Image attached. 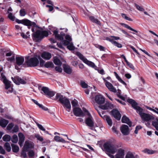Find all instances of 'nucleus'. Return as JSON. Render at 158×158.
<instances>
[{
    "instance_id": "0eeeda50",
    "label": "nucleus",
    "mask_w": 158,
    "mask_h": 158,
    "mask_svg": "<svg viewBox=\"0 0 158 158\" xmlns=\"http://www.w3.org/2000/svg\"><path fill=\"white\" fill-rule=\"evenodd\" d=\"M0 80L3 81L5 85L6 89H8L11 86V82L8 80L5 76L3 74L1 73L0 77Z\"/></svg>"
},
{
    "instance_id": "4c0bfd02",
    "label": "nucleus",
    "mask_w": 158,
    "mask_h": 158,
    "mask_svg": "<svg viewBox=\"0 0 158 158\" xmlns=\"http://www.w3.org/2000/svg\"><path fill=\"white\" fill-rule=\"evenodd\" d=\"M4 148L8 152H10L11 150V147L10 144L8 143H6L4 144Z\"/></svg>"
},
{
    "instance_id": "ddd939ff",
    "label": "nucleus",
    "mask_w": 158,
    "mask_h": 158,
    "mask_svg": "<svg viewBox=\"0 0 158 158\" xmlns=\"http://www.w3.org/2000/svg\"><path fill=\"white\" fill-rule=\"evenodd\" d=\"M116 152L117 153L115 155L116 158H124L125 151L123 149L118 148Z\"/></svg>"
},
{
    "instance_id": "6e6d98bb",
    "label": "nucleus",
    "mask_w": 158,
    "mask_h": 158,
    "mask_svg": "<svg viewBox=\"0 0 158 158\" xmlns=\"http://www.w3.org/2000/svg\"><path fill=\"white\" fill-rule=\"evenodd\" d=\"M40 60V66L41 67H43L44 66V62L45 61L41 59V58L40 57V59H39V60Z\"/></svg>"
},
{
    "instance_id": "774afa93",
    "label": "nucleus",
    "mask_w": 158,
    "mask_h": 158,
    "mask_svg": "<svg viewBox=\"0 0 158 158\" xmlns=\"http://www.w3.org/2000/svg\"><path fill=\"white\" fill-rule=\"evenodd\" d=\"M97 47L101 51H104V48L102 46L100 45H98Z\"/></svg>"
},
{
    "instance_id": "dca6fc26",
    "label": "nucleus",
    "mask_w": 158,
    "mask_h": 158,
    "mask_svg": "<svg viewBox=\"0 0 158 158\" xmlns=\"http://www.w3.org/2000/svg\"><path fill=\"white\" fill-rule=\"evenodd\" d=\"M121 131L123 135H127L129 133V130L127 126L125 125H123L120 128Z\"/></svg>"
},
{
    "instance_id": "c85d7f7f",
    "label": "nucleus",
    "mask_w": 158,
    "mask_h": 158,
    "mask_svg": "<svg viewBox=\"0 0 158 158\" xmlns=\"http://www.w3.org/2000/svg\"><path fill=\"white\" fill-rule=\"evenodd\" d=\"M54 139L57 142L65 143L66 141L61 137L59 136H55L54 137Z\"/></svg>"
},
{
    "instance_id": "2eb2a0df",
    "label": "nucleus",
    "mask_w": 158,
    "mask_h": 158,
    "mask_svg": "<svg viewBox=\"0 0 158 158\" xmlns=\"http://www.w3.org/2000/svg\"><path fill=\"white\" fill-rule=\"evenodd\" d=\"M70 152L73 154L77 156H79L81 154V152L76 146H74L71 148Z\"/></svg>"
},
{
    "instance_id": "1a4fd4ad",
    "label": "nucleus",
    "mask_w": 158,
    "mask_h": 158,
    "mask_svg": "<svg viewBox=\"0 0 158 158\" xmlns=\"http://www.w3.org/2000/svg\"><path fill=\"white\" fill-rule=\"evenodd\" d=\"M11 78L13 82L17 85H19L20 84H25L27 82L26 79L21 78L18 76H16L14 78L12 77Z\"/></svg>"
},
{
    "instance_id": "aec40b11",
    "label": "nucleus",
    "mask_w": 158,
    "mask_h": 158,
    "mask_svg": "<svg viewBox=\"0 0 158 158\" xmlns=\"http://www.w3.org/2000/svg\"><path fill=\"white\" fill-rule=\"evenodd\" d=\"M53 35H55V38L60 40H63L64 39L63 37L64 35V34H58V31L57 30H55L53 31Z\"/></svg>"
},
{
    "instance_id": "2f4dec72",
    "label": "nucleus",
    "mask_w": 158,
    "mask_h": 158,
    "mask_svg": "<svg viewBox=\"0 0 158 158\" xmlns=\"http://www.w3.org/2000/svg\"><path fill=\"white\" fill-rule=\"evenodd\" d=\"M11 145L13 152L17 153L19 151V148L18 146L14 144H12Z\"/></svg>"
},
{
    "instance_id": "6e6552de",
    "label": "nucleus",
    "mask_w": 158,
    "mask_h": 158,
    "mask_svg": "<svg viewBox=\"0 0 158 158\" xmlns=\"http://www.w3.org/2000/svg\"><path fill=\"white\" fill-rule=\"evenodd\" d=\"M77 55L80 59L82 60L85 63L93 68H94L95 67V65L94 63L91 61H88L86 58H85L81 53H78Z\"/></svg>"
},
{
    "instance_id": "bf43d9fd",
    "label": "nucleus",
    "mask_w": 158,
    "mask_h": 158,
    "mask_svg": "<svg viewBox=\"0 0 158 158\" xmlns=\"http://www.w3.org/2000/svg\"><path fill=\"white\" fill-rule=\"evenodd\" d=\"M20 15L21 16H24L26 15V12L24 9H22L20 11Z\"/></svg>"
},
{
    "instance_id": "f8f14e48",
    "label": "nucleus",
    "mask_w": 158,
    "mask_h": 158,
    "mask_svg": "<svg viewBox=\"0 0 158 158\" xmlns=\"http://www.w3.org/2000/svg\"><path fill=\"white\" fill-rule=\"evenodd\" d=\"M34 147V143L29 141H26L23 148V150L24 151H27L29 149L33 148Z\"/></svg>"
},
{
    "instance_id": "603ef678",
    "label": "nucleus",
    "mask_w": 158,
    "mask_h": 158,
    "mask_svg": "<svg viewBox=\"0 0 158 158\" xmlns=\"http://www.w3.org/2000/svg\"><path fill=\"white\" fill-rule=\"evenodd\" d=\"M72 106L73 107H76L77 105L78 102L76 99H74L71 102Z\"/></svg>"
},
{
    "instance_id": "13d9d810",
    "label": "nucleus",
    "mask_w": 158,
    "mask_h": 158,
    "mask_svg": "<svg viewBox=\"0 0 158 158\" xmlns=\"http://www.w3.org/2000/svg\"><path fill=\"white\" fill-rule=\"evenodd\" d=\"M56 70L59 72L61 73L62 72V69L60 67V66L56 67L55 68Z\"/></svg>"
},
{
    "instance_id": "20e7f679",
    "label": "nucleus",
    "mask_w": 158,
    "mask_h": 158,
    "mask_svg": "<svg viewBox=\"0 0 158 158\" xmlns=\"http://www.w3.org/2000/svg\"><path fill=\"white\" fill-rule=\"evenodd\" d=\"M48 35V31H40L38 30L33 34V36L36 41L41 40L44 36H47Z\"/></svg>"
},
{
    "instance_id": "7ed1b4c3",
    "label": "nucleus",
    "mask_w": 158,
    "mask_h": 158,
    "mask_svg": "<svg viewBox=\"0 0 158 158\" xmlns=\"http://www.w3.org/2000/svg\"><path fill=\"white\" fill-rule=\"evenodd\" d=\"M103 146L107 152L112 154L116 153L118 149L117 146L114 145L110 142L105 143Z\"/></svg>"
},
{
    "instance_id": "9d476101",
    "label": "nucleus",
    "mask_w": 158,
    "mask_h": 158,
    "mask_svg": "<svg viewBox=\"0 0 158 158\" xmlns=\"http://www.w3.org/2000/svg\"><path fill=\"white\" fill-rule=\"evenodd\" d=\"M42 91L45 94L49 97L53 96L55 94V93L49 89L47 87H43L42 89Z\"/></svg>"
},
{
    "instance_id": "4be33fe9",
    "label": "nucleus",
    "mask_w": 158,
    "mask_h": 158,
    "mask_svg": "<svg viewBox=\"0 0 158 158\" xmlns=\"http://www.w3.org/2000/svg\"><path fill=\"white\" fill-rule=\"evenodd\" d=\"M63 67L64 72L68 74H70L72 73V69L69 65L64 64Z\"/></svg>"
},
{
    "instance_id": "4468645a",
    "label": "nucleus",
    "mask_w": 158,
    "mask_h": 158,
    "mask_svg": "<svg viewBox=\"0 0 158 158\" xmlns=\"http://www.w3.org/2000/svg\"><path fill=\"white\" fill-rule=\"evenodd\" d=\"M95 101L99 105L103 104L105 101L104 97L101 94H98L95 97Z\"/></svg>"
},
{
    "instance_id": "8fccbe9b",
    "label": "nucleus",
    "mask_w": 158,
    "mask_h": 158,
    "mask_svg": "<svg viewBox=\"0 0 158 158\" xmlns=\"http://www.w3.org/2000/svg\"><path fill=\"white\" fill-rule=\"evenodd\" d=\"M127 65L131 69H132L134 70L135 69V68L133 65L130 62H129L128 61H126V62Z\"/></svg>"
},
{
    "instance_id": "0e129e2a",
    "label": "nucleus",
    "mask_w": 158,
    "mask_h": 158,
    "mask_svg": "<svg viewBox=\"0 0 158 158\" xmlns=\"http://www.w3.org/2000/svg\"><path fill=\"white\" fill-rule=\"evenodd\" d=\"M0 153L2 154H5V151L2 147L0 146Z\"/></svg>"
},
{
    "instance_id": "f257e3e1",
    "label": "nucleus",
    "mask_w": 158,
    "mask_h": 158,
    "mask_svg": "<svg viewBox=\"0 0 158 158\" xmlns=\"http://www.w3.org/2000/svg\"><path fill=\"white\" fill-rule=\"evenodd\" d=\"M127 102L131 105L132 107L137 111L140 116L142 121L149 122L154 119V117L150 114L143 112V109L137 106V103L131 99H128Z\"/></svg>"
},
{
    "instance_id": "a19ab883",
    "label": "nucleus",
    "mask_w": 158,
    "mask_h": 158,
    "mask_svg": "<svg viewBox=\"0 0 158 158\" xmlns=\"http://www.w3.org/2000/svg\"><path fill=\"white\" fill-rule=\"evenodd\" d=\"M19 128L18 126L16 125L14 127L13 129L10 131L12 133L17 132L19 131Z\"/></svg>"
},
{
    "instance_id": "7c9ffc66",
    "label": "nucleus",
    "mask_w": 158,
    "mask_h": 158,
    "mask_svg": "<svg viewBox=\"0 0 158 158\" xmlns=\"http://www.w3.org/2000/svg\"><path fill=\"white\" fill-rule=\"evenodd\" d=\"M114 73L116 78L118 79L119 82L125 85H126L125 82L115 72H114Z\"/></svg>"
},
{
    "instance_id": "69168bd1",
    "label": "nucleus",
    "mask_w": 158,
    "mask_h": 158,
    "mask_svg": "<svg viewBox=\"0 0 158 158\" xmlns=\"http://www.w3.org/2000/svg\"><path fill=\"white\" fill-rule=\"evenodd\" d=\"M28 155L30 157H32L34 155V152L32 151H30L29 152Z\"/></svg>"
},
{
    "instance_id": "f3484780",
    "label": "nucleus",
    "mask_w": 158,
    "mask_h": 158,
    "mask_svg": "<svg viewBox=\"0 0 158 158\" xmlns=\"http://www.w3.org/2000/svg\"><path fill=\"white\" fill-rule=\"evenodd\" d=\"M111 114L116 119L119 120L121 118V114L119 111L116 109H113L111 111Z\"/></svg>"
},
{
    "instance_id": "cd10ccee",
    "label": "nucleus",
    "mask_w": 158,
    "mask_h": 158,
    "mask_svg": "<svg viewBox=\"0 0 158 158\" xmlns=\"http://www.w3.org/2000/svg\"><path fill=\"white\" fill-rule=\"evenodd\" d=\"M104 119L106 121L108 125L110 127L111 126L112 124V121L110 117L107 115L104 116Z\"/></svg>"
},
{
    "instance_id": "5fc2aeb1",
    "label": "nucleus",
    "mask_w": 158,
    "mask_h": 158,
    "mask_svg": "<svg viewBox=\"0 0 158 158\" xmlns=\"http://www.w3.org/2000/svg\"><path fill=\"white\" fill-rule=\"evenodd\" d=\"M37 125V126L38 127H39V128L41 130L43 131H45V129L44 128V127L41 125H40L38 123H36Z\"/></svg>"
},
{
    "instance_id": "338daca9",
    "label": "nucleus",
    "mask_w": 158,
    "mask_h": 158,
    "mask_svg": "<svg viewBox=\"0 0 158 158\" xmlns=\"http://www.w3.org/2000/svg\"><path fill=\"white\" fill-rule=\"evenodd\" d=\"M112 130L116 134H118V131L117 130L116 128L114 127L113 126L112 127Z\"/></svg>"
},
{
    "instance_id": "c9c22d12",
    "label": "nucleus",
    "mask_w": 158,
    "mask_h": 158,
    "mask_svg": "<svg viewBox=\"0 0 158 158\" xmlns=\"http://www.w3.org/2000/svg\"><path fill=\"white\" fill-rule=\"evenodd\" d=\"M143 152L148 154H152L155 153V151L149 149H145L143 151Z\"/></svg>"
},
{
    "instance_id": "9b49d317",
    "label": "nucleus",
    "mask_w": 158,
    "mask_h": 158,
    "mask_svg": "<svg viewBox=\"0 0 158 158\" xmlns=\"http://www.w3.org/2000/svg\"><path fill=\"white\" fill-rule=\"evenodd\" d=\"M103 79L105 82L106 86L110 91L114 93H116L117 92L116 89L113 86L111 83L108 82L104 78H103Z\"/></svg>"
},
{
    "instance_id": "ea45409f",
    "label": "nucleus",
    "mask_w": 158,
    "mask_h": 158,
    "mask_svg": "<svg viewBox=\"0 0 158 158\" xmlns=\"http://www.w3.org/2000/svg\"><path fill=\"white\" fill-rule=\"evenodd\" d=\"M118 96L123 101H125L127 98V96L126 95L123 96L120 93H118L117 94Z\"/></svg>"
},
{
    "instance_id": "412c9836",
    "label": "nucleus",
    "mask_w": 158,
    "mask_h": 158,
    "mask_svg": "<svg viewBox=\"0 0 158 158\" xmlns=\"http://www.w3.org/2000/svg\"><path fill=\"white\" fill-rule=\"evenodd\" d=\"M112 107V105L108 102H106L104 104L100 105L99 108L102 109L106 110Z\"/></svg>"
},
{
    "instance_id": "052dcab7",
    "label": "nucleus",
    "mask_w": 158,
    "mask_h": 158,
    "mask_svg": "<svg viewBox=\"0 0 158 158\" xmlns=\"http://www.w3.org/2000/svg\"><path fill=\"white\" fill-rule=\"evenodd\" d=\"M142 127L140 126H137L136 127L135 130V133L136 134H137L138 133V131L139 130L141 129Z\"/></svg>"
},
{
    "instance_id": "a211bd4d",
    "label": "nucleus",
    "mask_w": 158,
    "mask_h": 158,
    "mask_svg": "<svg viewBox=\"0 0 158 158\" xmlns=\"http://www.w3.org/2000/svg\"><path fill=\"white\" fill-rule=\"evenodd\" d=\"M73 111L74 115L77 116H83L84 115L82 110L79 108H75Z\"/></svg>"
},
{
    "instance_id": "39448f33",
    "label": "nucleus",
    "mask_w": 158,
    "mask_h": 158,
    "mask_svg": "<svg viewBox=\"0 0 158 158\" xmlns=\"http://www.w3.org/2000/svg\"><path fill=\"white\" fill-rule=\"evenodd\" d=\"M39 56H36L32 57L26 61L27 65L30 67H35L37 66L39 64V59H40Z\"/></svg>"
},
{
    "instance_id": "c756f323",
    "label": "nucleus",
    "mask_w": 158,
    "mask_h": 158,
    "mask_svg": "<svg viewBox=\"0 0 158 158\" xmlns=\"http://www.w3.org/2000/svg\"><path fill=\"white\" fill-rule=\"evenodd\" d=\"M34 23L31 22L28 19L22 20V24L27 26H31Z\"/></svg>"
},
{
    "instance_id": "864d4df0",
    "label": "nucleus",
    "mask_w": 158,
    "mask_h": 158,
    "mask_svg": "<svg viewBox=\"0 0 158 158\" xmlns=\"http://www.w3.org/2000/svg\"><path fill=\"white\" fill-rule=\"evenodd\" d=\"M135 6L137 9L139 11H143L144 10V9L142 7L139 6L137 4H135Z\"/></svg>"
},
{
    "instance_id": "3c124183",
    "label": "nucleus",
    "mask_w": 158,
    "mask_h": 158,
    "mask_svg": "<svg viewBox=\"0 0 158 158\" xmlns=\"http://www.w3.org/2000/svg\"><path fill=\"white\" fill-rule=\"evenodd\" d=\"M121 16H122V17L124 18V19H125L127 20H128V21H132V19L129 18V17H128L126 15H125V14H121Z\"/></svg>"
},
{
    "instance_id": "f03ea898",
    "label": "nucleus",
    "mask_w": 158,
    "mask_h": 158,
    "mask_svg": "<svg viewBox=\"0 0 158 158\" xmlns=\"http://www.w3.org/2000/svg\"><path fill=\"white\" fill-rule=\"evenodd\" d=\"M56 99H59L60 102L62 104L64 107L66 108V110L68 112L70 111L71 106L69 100L65 97L59 94H57L56 96Z\"/></svg>"
},
{
    "instance_id": "393cba45",
    "label": "nucleus",
    "mask_w": 158,
    "mask_h": 158,
    "mask_svg": "<svg viewBox=\"0 0 158 158\" xmlns=\"http://www.w3.org/2000/svg\"><path fill=\"white\" fill-rule=\"evenodd\" d=\"M122 122L123 123H125L127 124L130 127L132 125V123L130 121L129 119L125 116H123L122 119Z\"/></svg>"
},
{
    "instance_id": "5701e85b",
    "label": "nucleus",
    "mask_w": 158,
    "mask_h": 158,
    "mask_svg": "<svg viewBox=\"0 0 158 158\" xmlns=\"http://www.w3.org/2000/svg\"><path fill=\"white\" fill-rule=\"evenodd\" d=\"M18 136L19 138V143L20 147L23 146V144L24 141L25 137L23 134L21 133H19L18 134Z\"/></svg>"
},
{
    "instance_id": "f704fd0d",
    "label": "nucleus",
    "mask_w": 158,
    "mask_h": 158,
    "mask_svg": "<svg viewBox=\"0 0 158 158\" xmlns=\"http://www.w3.org/2000/svg\"><path fill=\"white\" fill-rule=\"evenodd\" d=\"M122 25L123 26L126 28H127L130 30L133 31L135 33H137L138 32L137 30H135V29H133V28H132L130 26H129V25H127V24H126L125 23H122Z\"/></svg>"
},
{
    "instance_id": "09e8293b",
    "label": "nucleus",
    "mask_w": 158,
    "mask_h": 158,
    "mask_svg": "<svg viewBox=\"0 0 158 158\" xmlns=\"http://www.w3.org/2000/svg\"><path fill=\"white\" fill-rule=\"evenodd\" d=\"M126 158H135L133 154L130 152H128L126 156Z\"/></svg>"
},
{
    "instance_id": "e2e57ef3",
    "label": "nucleus",
    "mask_w": 158,
    "mask_h": 158,
    "mask_svg": "<svg viewBox=\"0 0 158 158\" xmlns=\"http://www.w3.org/2000/svg\"><path fill=\"white\" fill-rule=\"evenodd\" d=\"M39 105V107H40V108H41L43 110L45 111H47L48 110V108L43 106L42 105L40 104V105Z\"/></svg>"
},
{
    "instance_id": "de8ad7c7",
    "label": "nucleus",
    "mask_w": 158,
    "mask_h": 158,
    "mask_svg": "<svg viewBox=\"0 0 158 158\" xmlns=\"http://www.w3.org/2000/svg\"><path fill=\"white\" fill-rule=\"evenodd\" d=\"M152 125L155 127L156 129L158 131V120L156 121H153L152 123Z\"/></svg>"
},
{
    "instance_id": "473e14b6",
    "label": "nucleus",
    "mask_w": 158,
    "mask_h": 158,
    "mask_svg": "<svg viewBox=\"0 0 158 158\" xmlns=\"http://www.w3.org/2000/svg\"><path fill=\"white\" fill-rule=\"evenodd\" d=\"M110 41L112 44H114V46L117 47L118 48H121L122 47L121 44L115 41H114L113 40H110Z\"/></svg>"
},
{
    "instance_id": "49530a36",
    "label": "nucleus",
    "mask_w": 158,
    "mask_h": 158,
    "mask_svg": "<svg viewBox=\"0 0 158 158\" xmlns=\"http://www.w3.org/2000/svg\"><path fill=\"white\" fill-rule=\"evenodd\" d=\"M35 136L37 140L42 141L43 140V138L39 134H35Z\"/></svg>"
},
{
    "instance_id": "79ce46f5",
    "label": "nucleus",
    "mask_w": 158,
    "mask_h": 158,
    "mask_svg": "<svg viewBox=\"0 0 158 158\" xmlns=\"http://www.w3.org/2000/svg\"><path fill=\"white\" fill-rule=\"evenodd\" d=\"M21 36L24 39H27L28 38H29L30 36V35H29V32H27L26 34L23 33H21Z\"/></svg>"
},
{
    "instance_id": "bb28decb",
    "label": "nucleus",
    "mask_w": 158,
    "mask_h": 158,
    "mask_svg": "<svg viewBox=\"0 0 158 158\" xmlns=\"http://www.w3.org/2000/svg\"><path fill=\"white\" fill-rule=\"evenodd\" d=\"M9 123V121L4 118L0 120V126L3 128L6 127Z\"/></svg>"
},
{
    "instance_id": "6ab92c4d",
    "label": "nucleus",
    "mask_w": 158,
    "mask_h": 158,
    "mask_svg": "<svg viewBox=\"0 0 158 158\" xmlns=\"http://www.w3.org/2000/svg\"><path fill=\"white\" fill-rule=\"evenodd\" d=\"M63 44L65 45H67V48L70 50H74L75 49V47L73 46L72 42H70L69 41L66 40H64L63 42Z\"/></svg>"
},
{
    "instance_id": "c03bdc74",
    "label": "nucleus",
    "mask_w": 158,
    "mask_h": 158,
    "mask_svg": "<svg viewBox=\"0 0 158 158\" xmlns=\"http://www.w3.org/2000/svg\"><path fill=\"white\" fill-rule=\"evenodd\" d=\"M14 126V124L13 123H9L6 127V129L8 131H11L12 128Z\"/></svg>"
},
{
    "instance_id": "4d7b16f0",
    "label": "nucleus",
    "mask_w": 158,
    "mask_h": 158,
    "mask_svg": "<svg viewBox=\"0 0 158 158\" xmlns=\"http://www.w3.org/2000/svg\"><path fill=\"white\" fill-rule=\"evenodd\" d=\"M81 85L83 88H85L88 87V85L84 81H81Z\"/></svg>"
},
{
    "instance_id": "680f3d73",
    "label": "nucleus",
    "mask_w": 158,
    "mask_h": 158,
    "mask_svg": "<svg viewBox=\"0 0 158 158\" xmlns=\"http://www.w3.org/2000/svg\"><path fill=\"white\" fill-rule=\"evenodd\" d=\"M65 39L67 40H66L67 41H69L70 42H71V41L72 40V38L69 35H67L65 36Z\"/></svg>"
},
{
    "instance_id": "e433bc0d",
    "label": "nucleus",
    "mask_w": 158,
    "mask_h": 158,
    "mask_svg": "<svg viewBox=\"0 0 158 158\" xmlns=\"http://www.w3.org/2000/svg\"><path fill=\"white\" fill-rule=\"evenodd\" d=\"M18 141V136L15 135H14L12 137L11 141L14 143H17Z\"/></svg>"
},
{
    "instance_id": "a18cd8bd",
    "label": "nucleus",
    "mask_w": 158,
    "mask_h": 158,
    "mask_svg": "<svg viewBox=\"0 0 158 158\" xmlns=\"http://www.w3.org/2000/svg\"><path fill=\"white\" fill-rule=\"evenodd\" d=\"M53 65V64L52 62H48L44 64V66L46 68H48L52 67Z\"/></svg>"
},
{
    "instance_id": "423d86ee",
    "label": "nucleus",
    "mask_w": 158,
    "mask_h": 158,
    "mask_svg": "<svg viewBox=\"0 0 158 158\" xmlns=\"http://www.w3.org/2000/svg\"><path fill=\"white\" fill-rule=\"evenodd\" d=\"M85 123L89 127L90 129L92 130L96 131L95 128L94 127V123L93 121V117L90 115L85 120Z\"/></svg>"
},
{
    "instance_id": "72a5a7b5",
    "label": "nucleus",
    "mask_w": 158,
    "mask_h": 158,
    "mask_svg": "<svg viewBox=\"0 0 158 158\" xmlns=\"http://www.w3.org/2000/svg\"><path fill=\"white\" fill-rule=\"evenodd\" d=\"M53 62L56 65L60 66L62 64V63L60 60L56 57L54 58Z\"/></svg>"
},
{
    "instance_id": "58836bf2",
    "label": "nucleus",
    "mask_w": 158,
    "mask_h": 158,
    "mask_svg": "<svg viewBox=\"0 0 158 158\" xmlns=\"http://www.w3.org/2000/svg\"><path fill=\"white\" fill-rule=\"evenodd\" d=\"M10 139V136L8 135H5L3 137V139L5 141H9Z\"/></svg>"
},
{
    "instance_id": "b1692460",
    "label": "nucleus",
    "mask_w": 158,
    "mask_h": 158,
    "mask_svg": "<svg viewBox=\"0 0 158 158\" xmlns=\"http://www.w3.org/2000/svg\"><path fill=\"white\" fill-rule=\"evenodd\" d=\"M41 56L43 59L46 60H48L50 59L52 56L51 53L48 52H44L42 53Z\"/></svg>"
},
{
    "instance_id": "a878e982",
    "label": "nucleus",
    "mask_w": 158,
    "mask_h": 158,
    "mask_svg": "<svg viewBox=\"0 0 158 158\" xmlns=\"http://www.w3.org/2000/svg\"><path fill=\"white\" fill-rule=\"evenodd\" d=\"M16 64L19 66L22 64L24 60V57L22 56L16 57Z\"/></svg>"
},
{
    "instance_id": "37998d69",
    "label": "nucleus",
    "mask_w": 158,
    "mask_h": 158,
    "mask_svg": "<svg viewBox=\"0 0 158 158\" xmlns=\"http://www.w3.org/2000/svg\"><path fill=\"white\" fill-rule=\"evenodd\" d=\"M8 18L11 20L14 21L15 20V17L13 15L12 13L11 12H8Z\"/></svg>"
}]
</instances>
